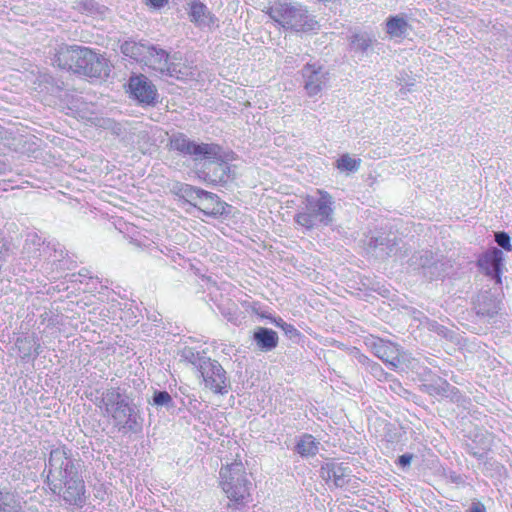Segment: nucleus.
I'll return each instance as SVG.
<instances>
[{
  "mask_svg": "<svg viewBox=\"0 0 512 512\" xmlns=\"http://www.w3.org/2000/svg\"><path fill=\"white\" fill-rule=\"evenodd\" d=\"M169 149L189 155L195 162L205 161L197 174L207 184L225 186L235 179V166L228 162L235 160L236 154L233 151L223 152L222 146L217 143H196L178 133L170 138Z\"/></svg>",
  "mask_w": 512,
  "mask_h": 512,
  "instance_id": "1",
  "label": "nucleus"
},
{
  "mask_svg": "<svg viewBox=\"0 0 512 512\" xmlns=\"http://www.w3.org/2000/svg\"><path fill=\"white\" fill-rule=\"evenodd\" d=\"M54 62L61 69L90 79L105 80L111 72V61L105 53L86 46L72 45L60 48Z\"/></svg>",
  "mask_w": 512,
  "mask_h": 512,
  "instance_id": "2",
  "label": "nucleus"
},
{
  "mask_svg": "<svg viewBox=\"0 0 512 512\" xmlns=\"http://www.w3.org/2000/svg\"><path fill=\"white\" fill-rule=\"evenodd\" d=\"M250 477L240 458L220 467L218 485L228 499V508L240 510L252 502L255 485Z\"/></svg>",
  "mask_w": 512,
  "mask_h": 512,
  "instance_id": "3",
  "label": "nucleus"
},
{
  "mask_svg": "<svg viewBox=\"0 0 512 512\" xmlns=\"http://www.w3.org/2000/svg\"><path fill=\"white\" fill-rule=\"evenodd\" d=\"M265 12L282 28L296 33H307L317 23L305 8L287 2L275 1Z\"/></svg>",
  "mask_w": 512,
  "mask_h": 512,
  "instance_id": "4",
  "label": "nucleus"
},
{
  "mask_svg": "<svg viewBox=\"0 0 512 512\" xmlns=\"http://www.w3.org/2000/svg\"><path fill=\"white\" fill-rule=\"evenodd\" d=\"M126 93L142 107H155L161 102L156 85L144 74L130 76Z\"/></svg>",
  "mask_w": 512,
  "mask_h": 512,
  "instance_id": "5",
  "label": "nucleus"
},
{
  "mask_svg": "<svg viewBox=\"0 0 512 512\" xmlns=\"http://www.w3.org/2000/svg\"><path fill=\"white\" fill-rule=\"evenodd\" d=\"M205 387L215 394H226L230 385L226 371L216 361H204L200 366Z\"/></svg>",
  "mask_w": 512,
  "mask_h": 512,
  "instance_id": "6",
  "label": "nucleus"
},
{
  "mask_svg": "<svg viewBox=\"0 0 512 512\" xmlns=\"http://www.w3.org/2000/svg\"><path fill=\"white\" fill-rule=\"evenodd\" d=\"M194 208L207 217L218 219L228 214L230 205L217 194L202 189L197 201L194 203Z\"/></svg>",
  "mask_w": 512,
  "mask_h": 512,
  "instance_id": "7",
  "label": "nucleus"
},
{
  "mask_svg": "<svg viewBox=\"0 0 512 512\" xmlns=\"http://www.w3.org/2000/svg\"><path fill=\"white\" fill-rule=\"evenodd\" d=\"M371 349L376 357L393 368L404 360L400 347L390 341L378 338L372 342Z\"/></svg>",
  "mask_w": 512,
  "mask_h": 512,
  "instance_id": "8",
  "label": "nucleus"
},
{
  "mask_svg": "<svg viewBox=\"0 0 512 512\" xmlns=\"http://www.w3.org/2000/svg\"><path fill=\"white\" fill-rule=\"evenodd\" d=\"M501 262L502 252L496 248L492 252L484 254L478 261L479 266L485 270L487 275L495 278L497 283L501 282Z\"/></svg>",
  "mask_w": 512,
  "mask_h": 512,
  "instance_id": "9",
  "label": "nucleus"
},
{
  "mask_svg": "<svg viewBox=\"0 0 512 512\" xmlns=\"http://www.w3.org/2000/svg\"><path fill=\"white\" fill-rule=\"evenodd\" d=\"M424 391L431 396L446 397L452 401L459 399V390L442 378H437L430 383L424 384Z\"/></svg>",
  "mask_w": 512,
  "mask_h": 512,
  "instance_id": "10",
  "label": "nucleus"
},
{
  "mask_svg": "<svg viewBox=\"0 0 512 512\" xmlns=\"http://www.w3.org/2000/svg\"><path fill=\"white\" fill-rule=\"evenodd\" d=\"M188 15L190 21L197 26H209L215 22L214 15L208 10L207 6L199 0H193L189 3Z\"/></svg>",
  "mask_w": 512,
  "mask_h": 512,
  "instance_id": "11",
  "label": "nucleus"
},
{
  "mask_svg": "<svg viewBox=\"0 0 512 512\" xmlns=\"http://www.w3.org/2000/svg\"><path fill=\"white\" fill-rule=\"evenodd\" d=\"M168 59L169 54L165 50L150 46L149 52H146L143 60H141L140 63H143L150 70L164 75V70Z\"/></svg>",
  "mask_w": 512,
  "mask_h": 512,
  "instance_id": "12",
  "label": "nucleus"
},
{
  "mask_svg": "<svg viewBox=\"0 0 512 512\" xmlns=\"http://www.w3.org/2000/svg\"><path fill=\"white\" fill-rule=\"evenodd\" d=\"M322 465V479H325L327 484L333 483L335 487H343L346 484V468L336 463H326Z\"/></svg>",
  "mask_w": 512,
  "mask_h": 512,
  "instance_id": "13",
  "label": "nucleus"
},
{
  "mask_svg": "<svg viewBox=\"0 0 512 512\" xmlns=\"http://www.w3.org/2000/svg\"><path fill=\"white\" fill-rule=\"evenodd\" d=\"M475 309L477 315L492 318L498 313L500 303L491 294L485 292L478 297Z\"/></svg>",
  "mask_w": 512,
  "mask_h": 512,
  "instance_id": "14",
  "label": "nucleus"
},
{
  "mask_svg": "<svg viewBox=\"0 0 512 512\" xmlns=\"http://www.w3.org/2000/svg\"><path fill=\"white\" fill-rule=\"evenodd\" d=\"M385 25L390 38L405 37L410 30V25L403 14L388 17Z\"/></svg>",
  "mask_w": 512,
  "mask_h": 512,
  "instance_id": "15",
  "label": "nucleus"
},
{
  "mask_svg": "<svg viewBox=\"0 0 512 512\" xmlns=\"http://www.w3.org/2000/svg\"><path fill=\"white\" fill-rule=\"evenodd\" d=\"M253 337L258 347L263 351H270L278 345V335L272 329L258 327Z\"/></svg>",
  "mask_w": 512,
  "mask_h": 512,
  "instance_id": "16",
  "label": "nucleus"
},
{
  "mask_svg": "<svg viewBox=\"0 0 512 512\" xmlns=\"http://www.w3.org/2000/svg\"><path fill=\"white\" fill-rule=\"evenodd\" d=\"M149 47L142 43H138L133 40L125 41L121 45V52L131 59H134L137 62H141L143 60L146 52H149Z\"/></svg>",
  "mask_w": 512,
  "mask_h": 512,
  "instance_id": "17",
  "label": "nucleus"
},
{
  "mask_svg": "<svg viewBox=\"0 0 512 512\" xmlns=\"http://www.w3.org/2000/svg\"><path fill=\"white\" fill-rule=\"evenodd\" d=\"M305 78V89L309 95H315L319 91L320 76L319 72L312 65H306L303 69Z\"/></svg>",
  "mask_w": 512,
  "mask_h": 512,
  "instance_id": "18",
  "label": "nucleus"
},
{
  "mask_svg": "<svg viewBox=\"0 0 512 512\" xmlns=\"http://www.w3.org/2000/svg\"><path fill=\"white\" fill-rule=\"evenodd\" d=\"M409 262L414 268H430L436 263V260L432 251L421 250L415 252Z\"/></svg>",
  "mask_w": 512,
  "mask_h": 512,
  "instance_id": "19",
  "label": "nucleus"
},
{
  "mask_svg": "<svg viewBox=\"0 0 512 512\" xmlns=\"http://www.w3.org/2000/svg\"><path fill=\"white\" fill-rule=\"evenodd\" d=\"M201 190L202 188L199 187H195L189 184H181L175 191V195L179 199L189 203L194 207V203L197 201Z\"/></svg>",
  "mask_w": 512,
  "mask_h": 512,
  "instance_id": "20",
  "label": "nucleus"
},
{
  "mask_svg": "<svg viewBox=\"0 0 512 512\" xmlns=\"http://www.w3.org/2000/svg\"><path fill=\"white\" fill-rule=\"evenodd\" d=\"M335 201L327 192L322 191V226L331 225L334 221Z\"/></svg>",
  "mask_w": 512,
  "mask_h": 512,
  "instance_id": "21",
  "label": "nucleus"
},
{
  "mask_svg": "<svg viewBox=\"0 0 512 512\" xmlns=\"http://www.w3.org/2000/svg\"><path fill=\"white\" fill-rule=\"evenodd\" d=\"M85 493L84 481L81 479L69 482L65 490V500L76 503Z\"/></svg>",
  "mask_w": 512,
  "mask_h": 512,
  "instance_id": "22",
  "label": "nucleus"
},
{
  "mask_svg": "<svg viewBox=\"0 0 512 512\" xmlns=\"http://www.w3.org/2000/svg\"><path fill=\"white\" fill-rule=\"evenodd\" d=\"M190 74H191L190 68L188 66H186L185 64H182L180 62L179 63H175V62L169 63L168 61L166 62L164 75L174 77L178 80H183Z\"/></svg>",
  "mask_w": 512,
  "mask_h": 512,
  "instance_id": "23",
  "label": "nucleus"
},
{
  "mask_svg": "<svg viewBox=\"0 0 512 512\" xmlns=\"http://www.w3.org/2000/svg\"><path fill=\"white\" fill-rule=\"evenodd\" d=\"M297 452L303 456H313L318 450L317 443L311 435H304L296 446Z\"/></svg>",
  "mask_w": 512,
  "mask_h": 512,
  "instance_id": "24",
  "label": "nucleus"
},
{
  "mask_svg": "<svg viewBox=\"0 0 512 512\" xmlns=\"http://www.w3.org/2000/svg\"><path fill=\"white\" fill-rule=\"evenodd\" d=\"M361 164L360 158H353L349 154L342 155L337 161H336V167L340 171H347V172H356Z\"/></svg>",
  "mask_w": 512,
  "mask_h": 512,
  "instance_id": "25",
  "label": "nucleus"
},
{
  "mask_svg": "<svg viewBox=\"0 0 512 512\" xmlns=\"http://www.w3.org/2000/svg\"><path fill=\"white\" fill-rule=\"evenodd\" d=\"M396 245L395 239L390 240L387 237L379 236V237H370L367 246L369 248L376 249L378 247L386 246L387 254L393 252V247Z\"/></svg>",
  "mask_w": 512,
  "mask_h": 512,
  "instance_id": "26",
  "label": "nucleus"
},
{
  "mask_svg": "<svg viewBox=\"0 0 512 512\" xmlns=\"http://www.w3.org/2000/svg\"><path fill=\"white\" fill-rule=\"evenodd\" d=\"M372 44L371 38L364 34H355L351 37V48L355 51L365 52Z\"/></svg>",
  "mask_w": 512,
  "mask_h": 512,
  "instance_id": "27",
  "label": "nucleus"
},
{
  "mask_svg": "<svg viewBox=\"0 0 512 512\" xmlns=\"http://www.w3.org/2000/svg\"><path fill=\"white\" fill-rule=\"evenodd\" d=\"M296 222L306 228H311L314 225L313 216L307 212H301L296 215Z\"/></svg>",
  "mask_w": 512,
  "mask_h": 512,
  "instance_id": "28",
  "label": "nucleus"
},
{
  "mask_svg": "<svg viewBox=\"0 0 512 512\" xmlns=\"http://www.w3.org/2000/svg\"><path fill=\"white\" fill-rule=\"evenodd\" d=\"M153 400L156 405H168L172 402L170 394L166 391L155 392Z\"/></svg>",
  "mask_w": 512,
  "mask_h": 512,
  "instance_id": "29",
  "label": "nucleus"
},
{
  "mask_svg": "<svg viewBox=\"0 0 512 512\" xmlns=\"http://www.w3.org/2000/svg\"><path fill=\"white\" fill-rule=\"evenodd\" d=\"M495 241L503 249L511 250L510 237L507 233H505V232L496 233Z\"/></svg>",
  "mask_w": 512,
  "mask_h": 512,
  "instance_id": "30",
  "label": "nucleus"
},
{
  "mask_svg": "<svg viewBox=\"0 0 512 512\" xmlns=\"http://www.w3.org/2000/svg\"><path fill=\"white\" fill-rule=\"evenodd\" d=\"M167 3H168V0H146L147 5H149L153 8H156V9L163 7Z\"/></svg>",
  "mask_w": 512,
  "mask_h": 512,
  "instance_id": "31",
  "label": "nucleus"
},
{
  "mask_svg": "<svg viewBox=\"0 0 512 512\" xmlns=\"http://www.w3.org/2000/svg\"><path fill=\"white\" fill-rule=\"evenodd\" d=\"M411 460H412V455H410V454H403V455H401L398 458V463L402 467H406V466L410 465Z\"/></svg>",
  "mask_w": 512,
  "mask_h": 512,
  "instance_id": "32",
  "label": "nucleus"
},
{
  "mask_svg": "<svg viewBox=\"0 0 512 512\" xmlns=\"http://www.w3.org/2000/svg\"><path fill=\"white\" fill-rule=\"evenodd\" d=\"M468 512H485V507L480 503H473Z\"/></svg>",
  "mask_w": 512,
  "mask_h": 512,
  "instance_id": "33",
  "label": "nucleus"
},
{
  "mask_svg": "<svg viewBox=\"0 0 512 512\" xmlns=\"http://www.w3.org/2000/svg\"><path fill=\"white\" fill-rule=\"evenodd\" d=\"M410 86H413V83L408 84L406 87H401L400 90H399V93L401 95H405L407 92H409L411 90Z\"/></svg>",
  "mask_w": 512,
  "mask_h": 512,
  "instance_id": "34",
  "label": "nucleus"
},
{
  "mask_svg": "<svg viewBox=\"0 0 512 512\" xmlns=\"http://www.w3.org/2000/svg\"><path fill=\"white\" fill-rule=\"evenodd\" d=\"M372 371H381V367L379 366V364L374 363L372 365Z\"/></svg>",
  "mask_w": 512,
  "mask_h": 512,
  "instance_id": "35",
  "label": "nucleus"
},
{
  "mask_svg": "<svg viewBox=\"0 0 512 512\" xmlns=\"http://www.w3.org/2000/svg\"><path fill=\"white\" fill-rule=\"evenodd\" d=\"M112 395L116 396L117 398L120 397V394L118 392H112Z\"/></svg>",
  "mask_w": 512,
  "mask_h": 512,
  "instance_id": "36",
  "label": "nucleus"
}]
</instances>
